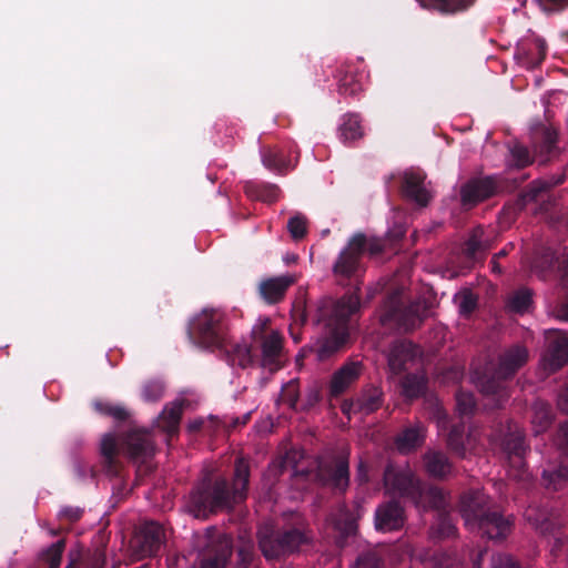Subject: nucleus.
I'll use <instances>...</instances> for the list:
<instances>
[{"label":"nucleus","mask_w":568,"mask_h":568,"mask_svg":"<svg viewBox=\"0 0 568 568\" xmlns=\"http://www.w3.org/2000/svg\"><path fill=\"white\" fill-rule=\"evenodd\" d=\"M359 307V300L355 295L346 296L339 301H326L320 308V323L324 328V336L315 344V352L320 361H324L337 353L347 342V320Z\"/></svg>","instance_id":"1"},{"label":"nucleus","mask_w":568,"mask_h":568,"mask_svg":"<svg viewBox=\"0 0 568 568\" xmlns=\"http://www.w3.org/2000/svg\"><path fill=\"white\" fill-rule=\"evenodd\" d=\"M248 475V464L244 459H239L235 465L232 494L227 491L225 480H217L212 490L191 495L190 513L196 518H205L210 513L231 508L232 504L245 497Z\"/></svg>","instance_id":"2"},{"label":"nucleus","mask_w":568,"mask_h":568,"mask_svg":"<svg viewBox=\"0 0 568 568\" xmlns=\"http://www.w3.org/2000/svg\"><path fill=\"white\" fill-rule=\"evenodd\" d=\"M385 245L378 237H367L364 233L353 234L333 264L336 277L358 281L366 272V255L384 253Z\"/></svg>","instance_id":"3"},{"label":"nucleus","mask_w":568,"mask_h":568,"mask_svg":"<svg viewBox=\"0 0 568 568\" xmlns=\"http://www.w3.org/2000/svg\"><path fill=\"white\" fill-rule=\"evenodd\" d=\"M486 497L480 490H474L463 496L460 511L465 525L469 529L478 527L494 540L505 538L511 530V521L497 513H485Z\"/></svg>","instance_id":"4"},{"label":"nucleus","mask_w":568,"mask_h":568,"mask_svg":"<svg viewBox=\"0 0 568 568\" xmlns=\"http://www.w3.org/2000/svg\"><path fill=\"white\" fill-rule=\"evenodd\" d=\"M384 481L388 494L408 496L417 506L439 508L444 504L443 491L437 487L422 488L409 468L388 467Z\"/></svg>","instance_id":"5"},{"label":"nucleus","mask_w":568,"mask_h":568,"mask_svg":"<svg viewBox=\"0 0 568 568\" xmlns=\"http://www.w3.org/2000/svg\"><path fill=\"white\" fill-rule=\"evenodd\" d=\"M432 303L426 301H417L403 310L400 307L398 294L392 295L385 303V312L381 315V322L384 325L395 323L396 326L403 331H410L416 328L420 322L428 316Z\"/></svg>","instance_id":"6"},{"label":"nucleus","mask_w":568,"mask_h":568,"mask_svg":"<svg viewBox=\"0 0 568 568\" xmlns=\"http://www.w3.org/2000/svg\"><path fill=\"white\" fill-rule=\"evenodd\" d=\"M252 337L261 345V364L274 372L281 367L283 337L278 331L270 327L268 317H260L252 327Z\"/></svg>","instance_id":"7"},{"label":"nucleus","mask_w":568,"mask_h":568,"mask_svg":"<svg viewBox=\"0 0 568 568\" xmlns=\"http://www.w3.org/2000/svg\"><path fill=\"white\" fill-rule=\"evenodd\" d=\"M528 359V351L526 347L516 345L506 351L499 361L496 377L491 379L479 378L476 382L477 387L486 395L498 394L499 398H506V393L501 388L499 379L513 375Z\"/></svg>","instance_id":"8"},{"label":"nucleus","mask_w":568,"mask_h":568,"mask_svg":"<svg viewBox=\"0 0 568 568\" xmlns=\"http://www.w3.org/2000/svg\"><path fill=\"white\" fill-rule=\"evenodd\" d=\"M490 246V239L487 235L485 227L480 225L474 227L462 247V257L464 258L467 266L463 267L460 271L446 267L442 272L443 278L448 281L456 278L459 273L464 271V268H469L476 262L481 261L486 256Z\"/></svg>","instance_id":"9"},{"label":"nucleus","mask_w":568,"mask_h":568,"mask_svg":"<svg viewBox=\"0 0 568 568\" xmlns=\"http://www.w3.org/2000/svg\"><path fill=\"white\" fill-rule=\"evenodd\" d=\"M564 181L565 175H560L558 178L552 176L547 180L532 181L515 201L504 205L500 212V219L503 220V223H513L518 213H520L528 203L536 202L542 193L549 191L554 186L564 183Z\"/></svg>","instance_id":"10"},{"label":"nucleus","mask_w":568,"mask_h":568,"mask_svg":"<svg viewBox=\"0 0 568 568\" xmlns=\"http://www.w3.org/2000/svg\"><path fill=\"white\" fill-rule=\"evenodd\" d=\"M501 190V180L496 175L473 178L460 186V203L470 209L496 195Z\"/></svg>","instance_id":"11"},{"label":"nucleus","mask_w":568,"mask_h":568,"mask_svg":"<svg viewBox=\"0 0 568 568\" xmlns=\"http://www.w3.org/2000/svg\"><path fill=\"white\" fill-rule=\"evenodd\" d=\"M532 271L538 274L539 281H547L548 274H555L568 284V251L558 256L551 247L538 248L532 262Z\"/></svg>","instance_id":"12"},{"label":"nucleus","mask_w":568,"mask_h":568,"mask_svg":"<svg viewBox=\"0 0 568 568\" xmlns=\"http://www.w3.org/2000/svg\"><path fill=\"white\" fill-rule=\"evenodd\" d=\"M545 336L547 346L540 364L544 369L555 372L568 362V336L558 329L546 331Z\"/></svg>","instance_id":"13"},{"label":"nucleus","mask_w":568,"mask_h":568,"mask_svg":"<svg viewBox=\"0 0 568 568\" xmlns=\"http://www.w3.org/2000/svg\"><path fill=\"white\" fill-rule=\"evenodd\" d=\"M426 174L420 170H407L404 172L400 184V193L406 200L425 207L432 200L429 191L425 186Z\"/></svg>","instance_id":"14"},{"label":"nucleus","mask_w":568,"mask_h":568,"mask_svg":"<svg viewBox=\"0 0 568 568\" xmlns=\"http://www.w3.org/2000/svg\"><path fill=\"white\" fill-rule=\"evenodd\" d=\"M557 130L550 125L539 123L531 130V148L536 156L540 158L542 163L549 161L557 154Z\"/></svg>","instance_id":"15"},{"label":"nucleus","mask_w":568,"mask_h":568,"mask_svg":"<svg viewBox=\"0 0 568 568\" xmlns=\"http://www.w3.org/2000/svg\"><path fill=\"white\" fill-rule=\"evenodd\" d=\"M163 536V528L156 523H150L143 526L131 546L139 558L152 556L160 548Z\"/></svg>","instance_id":"16"},{"label":"nucleus","mask_w":568,"mask_h":568,"mask_svg":"<svg viewBox=\"0 0 568 568\" xmlns=\"http://www.w3.org/2000/svg\"><path fill=\"white\" fill-rule=\"evenodd\" d=\"M404 514L397 503H388L376 509L375 527L381 531H393L404 525Z\"/></svg>","instance_id":"17"},{"label":"nucleus","mask_w":568,"mask_h":568,"mask_svg":"<svg viewBox=\"0 0 568 568\" xmlns=\"http://www.w3.org/2000/svg\"><path fill=\"white\" fill-rule=\"evenodd\" d=\"M221 318L222 314L217 310L204 308L192 320L190 332L199 334L203 339H211L216 334Z\"/></svg>","instance_id":"18"},{"label":"nucleus","mask_w":568,"mask_h":568,"mask_svg":"<svg viewBox=\"0 0 568 568\" xmlns=\"http://www.w3.org/2000/svg\"><path fill=\"white\" fill-rule=\"evenodd\" d=\"M362 365L351 362L343 365L332 377L331 394L337 396L345 392L361 375Z\"/></svg>","instance_id":"19"},{"label":"nucleus","mask_w":568,"mask_h":568,"mask_svg":"<svg viewBox=\"0 0 568 568\" xmlns=\"http://www.w3.org/2000/svg\"><path fill=\"white\" fill-rule=\"evenodd\" d=\"M260 548L267 560L278 558L285 554L292 552L295 544L282 542L281 538L268 535L266 530L258 532Z\"/></svg>","instance_id":"20"},{"label":"nucleus","mask_w":568,"mask_h":568,"mask_svg":"<svg viewBox=\"0 0 568 568\" xmlns=\"http://www.w3.org/2000/svg\"><path fill=\"white\" fill-rule=\"evenodd\" d=\"M244 193L251 200L270 204L280 199L281 190L276 184L250 181L244 185Z\"/></svg>","instance_id":"21"},{"label":"nucleus","mask_w":568,"mask_h":568,"mask_svg":"<svg viewBox=\"0 0 568 568\" xmlns=\"http://www.w3.org/2000/svg\"><path fill=\"white\" fill-rule=\"evenodd\" d=\"M337 80L341 95L356 97L362 91L361 74L351 65H345L338 71Z\"/></svg>","instance_id":"22"},{"label":"nucleus","mask_w":568,"mask_h":568,"mask_svg":"<svg viewBox=\"0 0 568 568\" xmlns=\"http://www.w3.org/2000/svg\"><path fill=\"white\" fill-rule=\"evenodd\" d=\"M423 8L442 14H456L467 11L476 0H416Z\"/></svg>","instance_id":"23"},{"label":"nucleus","mask_w":568,"mask_h":568,"mask_svg":"<svg viewBox=\"0 0 568 568\" xmlns=\"http://www.w3.org/2000/svg\"><path fill=\"white\" fill-rule=\"evenodd\" d=\"M415 348L410 343L400 342L395 344L388 354V365L393 373L402 372L409 362L414 361Z\"/></svg>","instance_id":"24"},{"label":"nucleus","mask_w":568,"mask_h":568,"mask_svg":"<svg viewBox=\"0 0 568 568\" xmlns=\"http://www.w3.org/2000/svg\"><path fill=\"white\" fill-rule=\"evenodd\" d=\"M129 454L138 459L151 456L153 453V444L146 432L135 430L128 436Z\"/></svg>","instance_id":"25"},{"label":"nucleus","mask_w":568,"mask_h":568,"mask_svg":"<svg viewBox=\"0 0 568 568\" xmlns=\"http://www.w3.org/2000/svg\"><path fill=\"white\" fill-rule=\"evenodd\" d=\"M262 162L265 168L277 173H284L291 168L290 161L278 149H265L262 153Z\"/></svg>","instance_id":"26"},{"label":"nucleus","mask_w":568,"mask_h":568,"mask_svg":"<svg viewBox=\"0 0 568 568\" xmlns=\"http://www.w3.org/2000/svg\"><path fill=\"white\" fill-rule=\"evenodd\" d=\"M532 430L535 435L544 433L551 424L552 416L549 405L537 402L532 406Z\"/></svg>","instance_id":"27"},{"label":"nucleus","mask_w":568,"mask_h":568,"mask_svg":"<svg viewBox=\"0 0 568 568\" xmlns=\"http://www.w3.org/2000/svg\"><path fill=\"white\" fill-rule=\"evenodd\" d=\"M339 139L346 143L362 138L361 120L356 114H346L338 129Z\"/></svg>","instance_id":"28"},{"label":"nucleus","mask_w":568,"mask_h":568,"mask_svg":"<svg viewBox=\"0 0 568 568\" xmlns=\"http://www.w3.org/2000/svg\"><path fill=\"white\" fill-rule=\"evenodd\" d=\"M182 415V404L174 402L165 406L160 415V425L169 434L176 430Z\"/></svg>","instance_id":"29"},{"label":"nucleus","mask_w":568,"mask_h":568,"mask_svg":"<svg viewBox=\"0 0 568 568\" xmlns=\"http://www.w3.org/2000/svg\"><path fill=\"white\" fill-rule=\"evenodd\" d=\"M425 437L424 428L416 426L404 430L396 439L397 448L400 452H409L419 446Z\"/></svg>","instance_id":"30"},{"label":"nucleus","mask_w":568,"mask_h":568,"mask_svg":"<svg viewBox=\"0 0 568 568\" xmlns=\"http://www.w3.org/2000/svg\"><path fill=\"white\" fill-rule=\"evenodd\" d=\"M425 466L427 471L434 477H444L450 473V464L442 453H428L425 456Z\"/></svg>","instance_id":"31"},{"label":"nucleus","mask_w":568,"mask_h":568,"mask_svg":"<svg viewBox=\"0 0 568 568\" xmlns=\"http://www.w3.org/2000/svg\"><path fill=\"white\" fill-rule=\"evenodd\" d=\"M219 554L213 558L202 562L201 568H225L229 558L232 555V541L229 536H222L219 540Z\"/></svg>","instance_id":"32"},{"label":"nucleus","mask_w":568,"mask_h":568,"mask_svg":"<svg viewBox=\"0 0 568 568\" xmlns=\"http://www.w3.org/2000/svg\"><path fill=\"white\" fill-rule=\"evenodd\" d=\"M478 298L469 288H462L454 296V303L457 305L462 315H469L477 307Z\"/></svg>","instance_id":"33"},{"label":"nucleus","mask_w":568,"mask_h":568,"mask_svg":"<svg viewBox=\"0 0 568 568\" xmlns=\"http://www.w3.org/2000/svg\"><path fill=\"white\" fill-rule=\"evenodd\" d=\"M531 303V292L528 288H521L509 298L508 307L516 313H525Z\"/></svg>","instance_id":"34"},{"label":"nucleus","mask_w":568,"mask_h":568,"mask_svg":"<svg viewBox=\"0 0 568 568\" xmlns=\"http://www.w3.org/2000/svg\"><path fill=\"white\" fill-rule=\"evenodd\" d=\"M332 485L339 489L345 490L348 486L349 475H348V462L346 459H339L335 464L334 471L331 476Z\"/></svg>","instance_id":"35"},{"label":"nucleus","mask_w":568,"mask_h":568,"mask_svg":"<svg viewBox=\"0 0 568 568\" xmlns=\"http://www.w3.org/2000/svg\"><path fill=\"white\" fill-rule=\"evenodd\" d=\"M406 234V226L402 223L394 224L386 233L385 237L382 239L385 245L384 252L387 250L396 251L398 243L404 239ZM381 240V237H378Z\"/></svg>","instance_id":"36"},{"label":"nucleus","mask_w":568,"mask_h":568,"mask_svg":"<svg viewBox=\"0 0 568 568\" xmlns=\"http://www.w3.org/2000/svg\"><path fill=\"white\" fill-rule=\"evenodd\" d=\"M532 162L529 150L520 144L515 143L510 148V165L517 169H523Z\"/></svg>","instance_id":"37"},{"label":"nucleus","mask_w":568,"mask_h":568,"mask_svg":"<svg viewBox=\"0 0 568 568\" xmlns=\"http://www.w3.org/2000/svg\"><path fill=\"white\" fill-rule=\"evenodd\" d=\"M381 405V393L378 389H373L368 394H364L359 397L355 407L365 414L376 410Z\"/></svg>","instance_id":"38"},{"label":"nucleus","mask_w":568,"mask_h":568,"mask_svg":"<svg viewBox=\"0 0 568 568\" xmlns=\"http://www.w3.org/2000/svg\"><path fill=\"white\" fill-rule=\"evenodd\" d=\"M425 388V378L423 375L407 376L403 382V394L407 398L417 397Z\"/></svg>","instance_id":"39"},{"label":"nucleus","mask_w":568,"mask_h":568,"mask_svg":"<svg viewBox=\"0 0 568 568\" xmlns=\"http://www.w3.org/2000/svg\"><path fill=\"white\" fill-rule=\"evenodd\" d=\"M298 382L296 379H292L282 387L280 399L284 404H287L288 407H291L292 409H296L298 403Z\"/></svg>","instance_id":"40"},{"label":"nucleus","mask_w":568,"mask_h":568,"mask_svg":"<svg viewBox=\"0 0 568 568\" xmlns=\"http://www.w3.org/2000/svg\"><path fill=\"white\" fill-rule=\"evenodd\" d=\"M501 445L510 455L520 457L524 452V437L521 432L516 430L510 433L508 437L503 440Z\"/></svg>","instance_id":"41"},{"label":"nucleus","mask_w":568,"mask_h":568,"mask_svg":"<svg viewBox=\"0 0 568 568\" xmlns=\"http://www.w3.org/2000/svg\"><path fill=\"white\" fill-rule=\"evenodd\" d=\"M287 230L293 240L303 239L307 233L306 219L303 215L292 216L287 222Z\"/></svg>","instance_id":"42"},{"label":"nucleus","mask_w":568,"mask_h":568,"mask_svg":"<svg viewBox=\"0 0 568 568\" xmlns=\"http://www.w3.org/2000/svg\"><path fill=\"white\" fill-rule=\"evenodd\" d=\"M542 479L548 488L556 490L560 487L561 480L568 479V468L560 467L558 470L554 471L545 470L542 473Z\"/></svg>","instance_id":"43"},{"label":"nucleus","mask_w":568,"mask_h":568,"mask_svg":"<svg viewBox=\"0 0 568 568\" xmlns=\"http://www.w3.org/2000/svg\"><path fill=\"white\" fill-rule=\"evenodd\" d=\"M260 294L266 303L280 302L285 295L286 286H258Z\"/></svg>","instance_id":"44"},{"label":"nucleus","mask_w":568,"mask_h":568,"mask_svg":"<svg viewBox=\"0 0 568 568\" xmlns=\"http://www.w3.org/2000/svg\"><path fill=\"white\" fill-rule=\"evenodd\" d=\"M457 410L462 415H468L475 409V399L471 393L459 392L456 395Z\"/></svg>","instance_id":"45"},{"label":"nucleus","mask_w":568,"mask_h":568,"mask_svg":"<svg viewBox=\"0 0 568 568\" xmlns=\"http://www.w3.org/2000/svg\"><path fill=\"white\" fill-rule=\"evenodd\" d=\"M164 387L160 382H149L144 385L142 397L145 402H156L163 395Z\"/></svg>","instance_id":"46"},{"label":"nucleus","mask_w":568,"mask_h":568,"mask_svg":"<svg viewBox=\"0 0 568 568\" xmlns=\"http://www.w3.org/2000/svg\"><path fill=\"white\" fill-rule=\"evenodd\" d=\"M63 548H64L63 541H58V542L51 545V547L47 550L45 561L49 564L50 568H59Z\"/></svg>","instance_id":"47"},{"label":"nucleus","mask_w":568,"mask_h":568,"mask_svg":"<svg viewBox=\"0 0 568 568\" xmlns=\"http://www.w3.org/2000/svg\"><path fill=\"white\" fill-rule=\"evenodd\" d=\"M300 280H302V275L298 273H285L278 276L263 278L260 284H295Z\"/></svg>","instance_id":"48"},{"label":"nucleus","mask_w":568,"mask_h":568,"mask_svg":"<svg viewBox=\"0 0 568 568\" xmlns=\"http://www.w3.org/2000/svg\"><path fill=\"white\" fill-rule=\"evenodd\" d=\"M546 13L560 12L568 8V0H536Z\"/></svg>","instance_id":"49"},{"label":"nucleus","mask_w":568,"mask_h":568,"mask_svg":"<svg viewBox=\"0 0 568 568\" xmlns=\"http://www.w3.org/2000/svg\"><path fill=\"white\" fill-rule=\"evenodd\" d=\"M252 354L251 349L247 346H237L235 348L232 361H237V364L242 367H245L252 363Z\"/></svg>","instance_id":"50"},{"label":"nucleus","mask_w":568,"mask_h":568,"mask_svg":"<svg viewBox=\"0 0 568 568\" xmlns=\"http://www.w3.org/2000/svg\"><path fill=\"white\" fill-rule=\"evenodd\" d=\"M281 540H282V542H286V544L287 542H290V544L296 542V546L292 549V552H293L298 549V547L306 540V538L301 531L292 530V531L285 532L281 537Z\"/></svg>","instance_id":"51"},{"label":"nucleus","mask_w":568,"mask_h":568,"mask_svg":"<svg viewBox=\"0 0 568 568\" xmlns=\"http://www.w3.org/2000/svg\"><path fill=\"white\" fill-rule=\"evenodd\" d=\"M116 440L112 434H106L102 438L101 450L106 457H112L115 452Z\"/></svg>","instance_id":"52"},{"label":"nucleus","mask_w":568,"mask_h":568,"mask_svg":"<svg viewBox=\"0 0 568 568\" xmlns=\"http://www.w3.org/2000/svg\"><path fill=\"white\" fill-rule=\"evenodd\" d=\"M462 436V432L457 428L453 429L448 437V445L453 450H455L459 455H464L466 452V447L459 443L458 437Z\"/></svg>","instance_id":"53"},{"label":"nucleus","mask_w":568,"mask_h":568,"mask_svg":"<svg viewBox=\"0 0 568 568\" xmlns=\"http://www.w3.org/2000/svg\"><path fill=\"white\" fill-rule=\"evenodd\" d=\"M97 409L108 415L113 416L116 419H124L126 417V412L121 406H105L103 407L101 404L95 405Z\"/></svg>","instance_id":"54"},{"label":"nucleus","mask_w":568,"mask_h":568,"mask_svg":"<svg viewBox=\"0 0 568 568\" xmlns=\"http://www.w3.org/2000/svg\"><path fill=\"white\" fill-rule=\"evenodd\" d=\"M556 445L559 449L568 453V423L560 426L556 438Z\"/></svg>","instance_id":"55"},{"label":"nucleus","mask_w":568,"mask_h":568,"mask_svg":"<svg viewBox=\"0 0 568 568\" xmlns=\"http://www.w3.org/2000/svg\"><path fill=\"white\" fill-rule=\"evenodd\" d=\"M493 568H518V566L510 556L497 555L493 558Z\"/></svg>","instance_id":"56"},{"label":"nucleus","mask_w":568,"mask_h":568,"mask_svg":"<svg viewBox=\"0 0 568 568\" xmlns=\"http://www.w3.org/2000/svg\"><path fill=\"white\" fill-rule=\"evenodd\" d=\"M356 568H377V560L372 555H365L358 558Z\"/></svg>","instance_id":"57"},{"label":"nucleus","mask_w":568,"mask_h":568,"mask_svg":"<svg viewBox=\"0 0 568 568\" xmlns=\"http://www.w3.org/2000/svg\"><path fill=\"white\" fill-rule=\"evenodd\" d=\"M320 397H321L320 386L314 385L307 392V399H306V404L304 405V408L310 407V406L314 405L315 403H317L320 400Z\"/></svg>","instance_id":"58"},{"label":"nucleus","mask_w":568,"mask_h":568,"mask_svg":"<svg viewBox=\"0 0 568 568\" xmlns=\"http://www.w3.org/2000/svg\"><path fill=\"white\" fill-rule=\"evenodd\" d=\"M81 514H82V511L80 508H72V507L63 508L60 511V515L62 517H65L72 521L79 519Z\"/></svg>","instance_id":"59"},{"label":"nucleus","mask_w":568,"mask_h":568,"mask_svg":"<svg viewBox=\"0 0 568 568\" xmlns=\"http://www.w3.org/2000/svg\"><path fill=\"white\" fill-rule=\"evenodd\" d=\"M526 517L528 520H531L537 529H539L542 534L547 531L549 523L547 519L540 521L538 518H534L531 510L526 511Z\"/></svg>","instance_id":"60"},{"label":"nucleus","mask_w":568,"mask_h":568,"mask_svg":"<svg viewBox=\"0 0 568 568\" xmlns=\"http://www.w3.org/2000/svg\"><path fill=\"white\" fill-rule=\"evenodd\" d=\"M535 47H536V50L538 52L539 62H541L542 60H545L546 54H547L546 42L544 40H541V39H536L535 40Z\"/></svg>","instance_id":"61"},{"label":"nucleus","mask_w":568,"mask_h":568,"mask_svg":"<svg viewBox=\"0 0 568 568\" xmlns=\"http://www.w3.org/2000/svg\"><path fill=\"white\" fill-rule=\"evenodd\" d=\"M558 406L562 410L568 413V385L565 387V389L559 395Z\"/></svg>","instance_id":"62"},{"label":"nucleus","mask_w":568,"mask_h":568,"mask_svg":"<svg viewBox=\"0 0 568 568\" xmlns=\"http://www.w3.org/2000/svg\"><path fill=\"white\" fill-rule=\"evenodd\" d=\"M357 479L361 483H365L368 479L366 466L362 462L358 465Z\"/></svg>","instance_id":"63"},{"label":"nucleus","mask_w":568,"mask_h":568,"mask_svg":"<svg viewBox=\"0 0 568 568\" xmlns=\"http://www.w3.org/2000/svg\"><path fill=\"white\" fill-rule=\"evenodd\" d=\"M558 316L564 321H568V302L561 306Z\"/></svg>","instance_id":"64"}]
</instances>
